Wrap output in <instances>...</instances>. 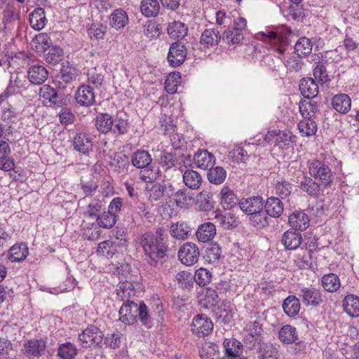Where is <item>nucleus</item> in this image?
Listing matches in <instances>:
<instances>
[{"instance_id": "nucleus-1", "label": "nucleus", "mask_w": 359, "mask_h": 359, "mask_svg": "<svg viewBox=\"0 0 359 359\" xmlns=\"http://www.w3.org/2000/svg\"><path fill=\"white\" fill-rule=\"evenodd\" d=\"M288 34L289 30L287 27L284 25L273 26L266 28L265 31L257 33L255 37L257 39L269 44L271 48L276 49L280 55H283L281 60L287 70L297 72L301 69V64L294 57L284 54Z\"/></svg>"}, {"instance_id": "nucleus-2", "label": "nucleus", "mask_w": 359, "mask_h": 359, "mask_svg": "<svg viewBox=\"0 0 359 359\" xmlns=\"http://www.w3.org/2000/svg\"><path fill=\"white\" fill-rule=\"evenodd\" d=\"M118 313L119 320L126 325H133L138 318L142 325L151 327L148 308L143 302L137 304L126 300L121 306Z\"/></svg>"}, {"instance_id": "nucleus-3", "label": "nucleus", "mask_w": 359, "mask_h": 359, "mask_svg": "<svg viewBox=\"0 0 359 359\" xmlns=\"http://www.w3.org/2000/svg\"><path fill=\"white\" fill-rule=\"evenodd\" d=\"M22 103L17 97L0 95V113L1 120L6 124L17 123L22 117Z\"/></svg>"}, {"instance_id": "nucleus-4", "label": "nucleus", "mask_w": 359, "mask_h": 359, "mask_svg": "<svg viewBox=\"0 0 359 359\" xmlns=\"http://www.w3.org/2000/svg\"><path fill=\"white\" fill-rule=\"evenodd\" d=\"M292 135L287 130H273L268 131L265 135H258L255 137L252 144L264 146L266 144H274V148L279 149H287L292 145Z\"/></svg>"}, {"instance_id": "nucleus-5", "label": "nucleus", "mask_w": 359, "mask_h": 359, "mask_svg": "<svg viewBox=\"0 0 359 359\" xmlns=\"http://www.w3.org/2000/svg\"><path fill=\"white\" fill-rule=\"evenodd\" d=\"M233 20V27L229 28L224 33V38L228 43L232 44L240 43L243 39V33L247 28V20L245 18L240 16L236 17Z\"/></svg>"}, {"instance_id": "nucleus-6", "label": "nucleus", "mask_w": 359, "mask_h": 359, "mask_svg": "<svg viewBox=\"0 0 359 359\" xmlns=\"http://www.w3.org/2000/svg\"><path fill=\"white\" fill-rule=\"evenodd\" d=\"M78 339L83 348L95 347L102 342V333L96 326L90 325L79 334Z\"/></svg>"}, {"instance_id": "nucleus-7", "label": "nucleus", "mask_w": 359, "mask_h": 359, "mask_svg": "<svg viewBox=\"0 0 359 359\" xmlns=\"http://www.w3.org/2000/svg\"><path fill=\"white\" fill-rule=\"evenodd\" d=\"M148 170L142 171L141 178L145 182H150L146 186L147 197L150 201H158L163 197L164 194V187L159 183H153L152 181L156 179V172H151L148 175L146 172Z\"/></svg>"}, {"instance_id": "nucleus-8", "label": "nucleus", "mask_w": 359, "mask_h": 359, "mask_svg": "<svg viewBox=\"0 0 359 359\" xmlns=\"http://www.w3.org/2000/svg\"><path fill=\"white\" fill-rule=\"evenodd\" d=\"M213 330V323L210 318L204 314H198L194 317L191 323V331L198 337L208 336Z\"/></svg>"}, {"instance_id": "nucleus-9", "label": "nucleus", "mask_w": 359, "mask_h": 359, "mask_svg": "<svg viewBox=\"0 0 359 359\" xmlns=\"http://www.w3.org/2000/svg\"><path fill=\"white\" fill-rule=\"evenodd\" d=\"M309 173L316 180H320L322 184H327L331 182L332 173L328 166L319 161H313L309 163Z\"/></svg>"}, {"instance_id": "nucleus-10", "label": "nucleus", "mask_w": 359, "mask_h": 359, "mask_svg": "<svg viewBox=\"0 0 359 359\" xmlns=\"http://www.w3.org/2000/svg\"><path fill=\"white\" fill-rule=\"evenodd\" d=\"M306 306H318L323 302L322 292L313 287H304L298 293Z\"/></svg>"}, {"instance_id": "nucleus-11", "label": "nucleus", "mask_w": 359, "mask_h": 359, "mask_svg": "<svg viewBox=\"0 0 359 359\" xmlns=\"http://www.w3.org/2000/svg\"><path fill=\"white\" fill-rule=\"evenodd\" d=\"M46 344L43 339H32L24 344V353L30 359L39 358L46 353Z\"/></svg>"}, {"instance_id": "nucleus-12", "label": "nucleus", "mask_w": 359, "mask_h": 359, "mask_svg": "<svg viewBox=\"0 0 359 359\" xmlns=\"http://www.w3.org/2000/svg\"><path fill=\"white\" fill-rule=\"evenodd\" d=\"M168 236L162 229H158L156 233H146L140 238L142 247H161L167 241Z\"/></svg>"}, {"instance_id": "nucleus-13", "label": "nucleus", "mask_w": 359, "mask_h": 359, "mask_svg": "<svg viewBox=\"0 0 359 359\" xmlns=\"http://www.w3.org/2000/svg\"><path fill=\"white\" fill-rule=\"evenodd\" d=\"M26 85L27 81L24 76H20L18 74H12L8 87L1 95H6L8 97H17L18 99H20L19 95H15L24 91L27 88Z\"/></svg>"}, {"instance_id": "nucleus-14", "label": "nucleus", "mask_w": 359, "mask_h": 359, "mask_svg": "<svg viewBox=\"0 0 359 359\" xmlns=\"http://www.w3.org/2000/svg\"><path fill=\"white\" fill-rule=\"evenodd\" d=\"M186 55L184 46L180 43H174L170 47L168 60L171 66L178 67L184 62Z\"/></svg>"}, {"instance_id": "nucleus-15", "label": "nucleus", "mask_w": 359, "mask_h": 359, "mask_svg": "<svg viewBox=\"0 0 359 359\" xmlns=\"http://www.w3.org/2000/svg\"><path fill=\"white\" fill-rule=\"evenodd\" d=\"M76 102L81 106H91L95 103V95L93 88L89 85H82L75 93Z\"/></svg>"}, {"instance_id": "nucleus-16", "label": "nucleus", "mask_w": 359, "mask_h": 359, "mask_svg": "<svg viewBox=\"0 0 359 359\" xmlns=\"http://www.w3.org/2000/svg\"><path fill=\"white\" fill-rule=\"evenodd\" d=\"M241 210L248 215L256 213L263 209V200L259 196H253L248 198H243L239 202Z\"/></svg>"}, {"instance_id": "nucleus-17", "label": "nucleus", "mask_w": 359, "mask_h": 359, "mask_svg": "<svg viewBox=\"0 0 359 359\" xmlns=\"http://www.w3.org/2000/svg\"><path fill=\"white\" fill-rule=\"evenodd\" d=\"M288 222L292 229L304 231L309 227L310 219L304 212L296 210L289 216Z\"/></svg>"}, {"instance_id": "nucleus-18", "label": "nucleus", "mask_w": 359, "mask_h": 359, "mask_svg": "<svg viewBox=\"0 0 359 359\" xmlns=\"http://www.w3.org/2000/svg\"><path fill=\"white\" fill-rule=\"evenodd\" d=\"M225 357L228 359H241L242 344L236 339H225L223 343Z\"/></svg>"}, {"instance_id": "nucleus-19", "label": "nucleus", "mask_w": 359, "mask_h": 359, "mask_svg": "<svg viewBox=\"0 0 359 359\" xmlns=\"http://www.w3.org/2000/svg\"><path fill=\"white\" fill-rule=\"evenodd\" d=\"M48 75V73L46 69L39 65L31 66L27 72L29 81L35 85L43 83L47 79Z\"/></svg>"}, {"instance_id": "nucleus-20", "label": "nucleus", "mask_w": 359, "mask_h": 359, "mask_svg": "<svg viewBox=\"0 0 359 359\" xmlns=\"http://www.w3.org/2000/svg\"><path fill=\"white\" fill-rule=\"evenodd\" d=\"M74 149L83 154H87L93 148L92 138L85 133H78L74 138Z\"/></svg>"}, {"instance_id": "nucleus-21", "label": "nucleus", "mask_w": 359, "mask_h": 359, "mask_svg": "<svg viewBox=\"0 0 359 359\" xmlns=\"http://www.w3.org/2000/svg\"><path fill=\"white\" fill-rule=\"evenodd\" d=\"M194 161L198 168L203 170L210 168L215 163L214 155L207 150L197 152L194 155Z\"/></svg>"}, {"instance_id": "nucleus-22", "label": "nucleus", "mask_w": 359, "mask_h": 359, "mask_svg": "<svg viewBox=\"0 0 359 359\" xmlns=\"http://www.w3.org/2000/svg\"><path fill=\"white\" fill-rule=\"evenodd\" d=\"M128 23V17L125 11L117 8L109 16V25L116 30H120Z\"/></svg>"}, {"instance_id": "nucleus-23", "label": "nucleus", "mask_w": 359, "mask_h": 359, "mask_svg": "<svg viewBox=\"0 0 359 359\" xmlns=\"http://www.w3.org/2000/svg\"><path fill=\"white\" fill-rule=\"evenodd\" d=\"M196 203L198 210L203 212L210 211L215 206L212 194L207 190H203L198 194Z\"/></svg>"}, {"instance_id": "nucleus-24", "label": "nucleus", "mask_w": 359, "mask_h": 359, "mask_svg": "<svg viewBox=\"0 0 359 359\" xmlns=\"http://www.w3.org/2000/svg\"><path fill=\"white\" fill-rule=\"evenodd\" d=\"M199 257L198 248H180L178 258L182 264L192 266L197 262Z\"/></svg>"}, {"instance_id": "nucleus-25", "label": "nucleus", "mask_w": 359, "mask_h": 359, "mask_svg": "<svg viewBox=\"0 0 359 359\" xmlns=\"http://www.w3.org/2000/svg\"><path fill=\"white\" fill-rule=\"evenodd\" d=\"M215 235L216 228L211 222H205L201 224L196 233L197 239L202 243H207L211 241Z\"/></svg>"}, {"instance_id": "nucleus-26", "label": "nucleus", "mask_w": 359, "mask_h": 359, "mask_svg": "<svg viewBox=\"0 0 359 359\" xmlns=\"http://www.w3.org/2000/svg\"><path fill=\"white\" fill-rule=\"evenodd\" d=\"M299 89L302 94L307 98L315 97L318 93V86L313 79L304 78L300 81Z\"/></svg>"}, {"instance_id": "nucleus-27", "label": "nucleus", "mask_w": 359, "mask_h": 359, "mask_svg": "<svg viewBox=\"0 0 359 359\" xmlns=\"http://www.w3.org/2000/svg\"><path fill=\"white\" fill-rule=\"evenodd\" d=\"M11 149L6 142H0V169L4 171H10L14 168V162L8 157Z\"/></svg>"}, {"instance_id": "nucleus-28", "label": "nucleus", "mask_w": 359, "mask_h": 359, "mask_svg": "<svg viewBox=\"0 0 359 359\" xmlns=\"http://www.w3.org/2000/svg\"><path fill=\"white\" fill-rule=\"evenodd\" d=\"M46 22L45 11L42 8H37L29 14V23L34 29L41 30Z\"/></svg>"}, {"instance_id": "nucleus-29", "label": "nucleus", "mask_w": 359, "mask_h": 359, "mask_svg": "<svg viewBox=\"0 0 359 359\" xmlns=\"http://www.w3.org/2000/svg\"><path fill=\"white\" fill-rule=\"evenodd\" d=\"M332 104L333 108L341 114H346L351 109V100L348 95L341 93L334 96Z\"/></svg>"}, {"instance_id": "nucleus-30", "label": "nucleus", "mask_w": 359, "mask_h": 359, "mask_svg": "<svg viewBox=\"0 0 359 359\" xmlns=\"http://www.w3.org/2000/svg\"><path fill=\"white\" fill-rule=\"evenodd\" d=\"M198 304L204 309H211L217 306L219 304L217 292L213 289L208 288L205 292L199 298Z\"/></svg>"}, {"instance_id": "nucleus-31", "label": "nucleus", "mask_w": 359, "mask_h": 359, "mask_svg": "<svg viewBox=\"0 0 359 359\" xmlns=\"http://www.w3.org/2000/svg\"><path fill=\"white\" fill-rule=\"evenodd\" d=\"M343 307L348 316H359V298L357 296L353 294L346 296L343 301Z\"/></svg>"}, {"instance_id": "nucleus-32", "label": "nucleus", "mask_w": 359, "mask_h": 359, "mask_svg": "<svg viewBox=\"0 0 359 359\" xmlns=\"http://www.w3.org/2000/svg\"><path fill=\"white\" fill-rule=\"evenodd\" d=\"M301 305L299 298L294 295L288 296L283 303L285 313L290 317L297 316L300 310Z\"/></svg>"}, {"instance_id": "nucleus-33", "label": "nucleus", "mask_w": 359, "mask_h": 359, "mask_svg": "<svg viewBox=\"0 0 359 359\" xmlns=\"http://www.w3.org/2000/svg\"><path fill=\"white\" fill-rule=\"evenodd\" d=\"M220 39L219 32L215 29H205L201 36L200 43L205 48L216 46Z\"/></svg>"}, {"instance_id": "nucleus-34", "label": "nucleus", "mask_w": 359, "mask_h": 359, "mask_svg": "<svg viewBox=\"0 0 359 359\" xmlns=\"http://www.w3.org/2000/svg\"><path fill=\"white\" fill-rule=\"evenodd\" d=\"M160 4L158 0H142L140 11L145 17H155L160 11Z\"/></svg>"}, {"instance_id": "nucleus-35", "label": "nucleus", "mask_w": 359, "mask_h": 359, "mask_svg": "<svg viewBox=\"0 0 359 359\" xmlns=\"http://www.w3.org/2000/svg\"><path fill=\"white\" fill-rule=\"evenodd\" d=\"M183 181L191 189H198L202 184L201 175L194 170H187L183 174Z\"/></svg>"}, {"instance_id": "nucleus-36", "label": "nucleus", "mask_w": 359, "mask_h": 359, "mask_svg": "<svg viewBox=\"0 0 359 359\" xmlns=\"http://www.w3.org/2000/svg\"><path fill=\"white\" fill-rule=\"evenodd\" d=\"M266 212L273 217H278L283 212V204L280 200L276 197L267 199L265 204Z\"/></svg>"}, {"instance_id": "nucleus-37", "label": "nucleus", "mask_w": 359, "mask_h": 359, "mask_svg": "<svg viewBox=\"0 0 359 359\" xmlns=\"http://www.w3.org/2000/svg\"><path fill=\"white\" fill-rule=\"evenodd\" d=\"M278 338L285 344L295 342L298 339L296 328L290 325L283 326L278 332Z\"/></svg>"}, {"instance_id": "nucleus-38", "label": "nucleus", "mask_w": 359, "mask_h": 359, "mask_svg": "<svg viewBox=\"0 0 359 359\" xmlns=\"http://www.w3.org/2000/svg\"><path fill=\"white\" fill-rule=\"evenodd\" d=\"M114 123L112 116L108 114H100L95 119V127L99 132L102 133L110 131Z\"/></svg>"}, {"instance_id": "nucleus-39", "label": "nucleus", "mask_w": 359, "mask_h": 359, "mask_svg": "<svg viewBox=\"0 0 359 359\" xmlns=\"http://www.w3.org/2000/svg\"><path fill=\"white\" fill-rule=\"evenodd\" d=\"M219 196L220 203L224 208L230 209L236 205V196L229 187H223L220 191Z\"/></svg>"}, {"instance_id": "nucleus-40", "label": "nucleus", "mask_w": 359, "mask_h": 359, "mask_svg": "<svg viewBox=\"0 0 359 359\" xmlns=\"http://www.w3.org/2000/svg\"><path fill=\"white\" fill-rule=\"evenodd\" d=\"M321 285L325 290L330 292H336L341 286L339 277L332 273L324 275L321 278Z\"/></svg>"}, {"instance_id": "nucleus-41", "label": "nucleus", "mask_w": 359, "mask_h": 359, "mask_svg": "<svg viewBox=\"0 0 359 359\" xmlns=\"http://www.w3.org/2000/svg\"><path fill=\"white\" fill-rule=\"evenodd\" d=\"M50 39L46 33L37 34L31 41V47L38 53H42L49 48Z\"/></svg>"}, {"instance_id": "nucleus-42", "label": "nucleus", "mask_w": 359, "mask_h": 359, "mask_svg": "<svg viewBox=\"0 0 359 359\" xmlns=\"http://www.w3.org/2000/svg\"><path fill=\"white\" fill-rule=\"evenodd\" d=\"M302 241L301 234L293 230L285 232L281 240L285 247H299Z\"/></svg>"}, {"instance_id": "nucleus-43", "label": "nucleus", "mask_w": 359, "mask_h": 359, "mask_svg": "<svg viewBox=\"0 0 359 359\" xmlns=\"http://www.w3.org/2000/svg\"><path fill=\"white\" fill-rule=\"evenodd\" d=\"M151 162L149 153L144 150L136 151L132 156V163L137 168H144Z\"/></svg>"}, {"instance_id": "nucleus-44", "label": "nucleus", "mask_w": 359, "mask_h": 359, "mask_svg": "<svg viewBox=\"0 0 359 359\" xmlns=\"http://www.w3.org/2000/svg\"><path fill=\"white\" fill-rule=\"evenodd\" d=\"M187 27L180 21H174L169 24L168 33L173 39H183L187 34Z\"/></svg>"}, {"instance_id": "nucleus-45", "label": "nucleus", "mask_w": 359, "mask_h": 359, "mask_svg": "<svg viewBox=\"0 0 359 359\" xmlns=\"http://www.w3.org/2000/svg\"><path fill=\"white\" fill-rule=\"evenodd\" d=\"M174 197L177 206L180 208H187L194 203L193 195L187 193L186 189L177 191Z\"/></svg>"}, {"instance_id": "nucleus-46", "label": "nucleus", "mask_w": 359, "mask_h": 359, "mask_svg": "<svg viewBox=\"0 0 359 359\" xmlns=\"http://www.w3.org/2000/svg\"><path fill=\"white\" fill-rule=\"evenodd\" d=\"M190 233V226L183 222L172 224L170 226V233L177 239H186Z\"/></svg>"}, {"instance_id": "nucleus-47", "label": "nucleus", "mask_w": 359, "mask_h": 359, "mask_svg": "<svg viewBox=\"0 0 359 359\" xmlns=\"http://www.w3.org/2000/svg\"><path fill=\"white\" fill-rule=\"evenodd\" d=\"M145 260L151 266H155L159 259L163 258L166 254V248H143Z\"/></svg>"}, {"instance_id": "nucleus-48", "label": "nucleus", "mask_w": 359, "mask_h": 359, "mask_svg": "<svg viewBox=\"0 0 359 359\" xmlns=\"http://www.w3.org/2000/svg\"><path fill=\"white\" fill-rule=\"evenodd\" d=\"M298 129L302 136L310 137L316 134L317 125L316 122L311 118H304L299 121Z\"/></svg>"}, {"instance_id": "nucleus-49", "label": "nucleus", "mask_w": 359, "mask_h": 359, "mask_svg": "<svg viewBox=\"0 0 359 359\" xmlns=\"http://www.w3.org/2000/svg\"><path fill=\"white\" fill-rule=\"evenodd\" d=\"M181 75L179 72H172L168 74L165 82V89L169 94L177 92V88L181 85Z\"/></svg>"}, {"instance_id": "nucleus-50", "label": "nucleus", "mask_w": 359, "mask_h": 359, "mask_svg": "<svg viewBox=\"0 0 359 359\" xmlns=\"http://www.w3.org/2000/svg\"><path fill=\"white\" fill-rule=\"evenodd\" d=\"M135 294V287L132 283L128 281L121 283L116 289V295L121 301L128 300V298Z\"/></svg>"}, {"instance_id": "nucleus-51", "label": "nucleus", "mask_w": 359, "mask_h": 359, "mask_svg": "<svg viewBox=\"0 0 359 359\" xmlns=\"http://www.w3.org/2000/svg\"><path fill=\"white\" fill-rule=\"evenodd\" d=\"M226 177V170L220 166L211 167L208 172V179L212 184H221Z\"/></svg>"}, {"instance_id": "nucleus-52", "label": "nucleus", "mask_w": 359, "mask_h": 359, "mask_svg": "<svg viewBox=\"0 0 359 359\" xmlns=\"http://www.w3.org/2000/svg\"><path fill=\"white\" fill-rule=\"evenodd\" d=\"M215 219L224 229L234 228L238 225L237 218L231 212H226L225 215L216 214Z\"/></svg>"}, {"instance_id": "nucleus-53", "label": "nucleus", "mask_w": 359, "mask_h": 359, "mask_svg": "<svg viewBox=\"0 0 359 359\" xmlns=\"http://www.w3.org/2000/svg\"><path fill=\"white\" fill-rule=\"evenodd\" d=\"M259 359H278V351L275 346L270 344L262 343L259 347Z\"/></svg>"}, {"instance_id": "nucleus-54", "label": "nucleus", "mask_w": 359, "mask_h": 359, "mask_svg": "<svg viewBox=\"0 0 359 359\" xmlns=\"http://www.w3.org/2000/svg\"><path fill=\"white\" fill-rule=\"evenodd\" d=\"M143 33L149 39H153L158 37L161 33L160 25L154 20H148L143 27Z\"/></svg>"}, {"instance_id": "nucleus-55", "label": "nucleus", "mask_w": 359, "mask_h": 359, "mask_svg": "<svg viewBox=\"0 0 359 359\" xmlns=\"http://www.w3.org/2000/svg\"><path fill=\"white\" fill-rule=\"evenodd\" d=\"M294 50L299 56H305L311 53L312 43L306 37L300 38L294 46Z\"/></svg>"}, {"instance_id": "nucleus-56", "label": "nucleus", "mask_w": 359, "mask_h": 359, "mask_svg": "<svg viewBox=\"0 0 359 359\" xmlns=\"http://www.w3.org/2000/svg\"><path fill=\"white\" fill-rule=\"evenodd\" d=\"M63 58V50L58 46H53L45 53V60L47 62L53 65L57 64Z\"/></svg>"}, {"instance_id": "nucleus-57", "label": "nucleus", "mask_w": 359, "mask_h": 359, "mask_svg": "<svg viewBox=\"0 0 359 359\" xmlns=\"http://www.w3.org/2000/svg\"><path fill=\"white\" fill-rule=\"evenodd\" d=\"M57 353L63 359H72L76 355L77 348L71 342H66L60 346Z\"/></svg>"}, {"instance_id": "nucleus-58", "label": "nucleus", "mask_w": 359, "mask_h": 359, "mask_svg": "<svg viewBox=\"0 0 359 359\" xmlns=\"http://www.w3.org/2000/svg\"><path fill=\"white\" fill-rule=\"evenodd\" d=\"M193 278L198 285L205 286L211 282L212 273L206 269L200 268L196 271Z\"/></svg>"}, {"instance_id": "nucleus-59", "label": "nucleus", "mask_w": 359, "mask_h": 359, "mask_svg": "<svg viewBox=\"0 0 359 359\" xmlns=\"http://www.w3.org/2000/svg\"><path fill=\"white\" fill-rule=\"evenodd\" d=\"M193 276L188 271H180L175 275V281L182 289L189 288L193 285Z\"/></svg>"}, {"instance_id": "nucleus-60", "label": "nucleus", "mask_w": 359, "mask_h": 359, "mask_svg": "<svg viewBox=\"0 0 359 359\" xmlns=\"http://www.w3.org/2000/svg\"><path fill=\"white\" fill-rule=\"evenodd\" d=\"M161 128L165 135H172L170 140L172 142L173 146L176 148L179 147L180 146V143H176L175 142H174V140L175 139V135L178 136V135L174 134L175 131V126L173 124L172 121L170 119V118L166 117L165 119L161 121Z\"/></svg>"}, {"instance_id": "nucleus-61", "label": "nucleus", "mask_w": 359, "mask_h": 359, "mask_svg": "<svg viewBox=\"0 0 359 359\" xmlns=\"http://www.w3.org/2000/svg\"><path fill=\"white\" fill-rule=\"evenodd\" d=\"M107 27L101 23H93L88 29V36L91 39H102L106 34Z\"/></svg>"}, {"instance_id": "nucleus-62", "label": "nucleus", "mask_w": 359, "mask_h": 359, "mask_svg": "<svg viewBox=\"0 0 359 359\" xmlns=\"http://www.w3.org/2000/svg\"><path fill=\"white\" fill-rule=\"evenodd\" d=\"M29 248H9L8 259L12 262H20L28 255Z\"/></svg>"}, {"instance_id": "nucleus-63", "label": "nucleus", "mask_w": 359, "mask_h": 359, "mask_svg": "<svg viewBox=\"0 0 359 359\" xmlns=\"http://www.w3.org/2000/svg\"><path fill=\"white\" fill-rule=\"evenodd\" d=\"M97 222L100 226L110 229L116 222V216L109 214L107 212H104L102 215L97 216Z\"/></svg>"}, {"instance_id": "nucleus-64", "label": "nucleus", "mask_w": 359, "mask_h": 359, "mask_svg": "<svg viewBox=\"0 0 359 359\" xmlns=\"http://www.w3.org/2000/svg\"><path fill=\"white\" fill-rule=\"evenodd\" d=\"M39 96L50 102L55 104L57 102V93L54 88L49 85H43L39 89Z\"/></svg>"}]
</instances>
